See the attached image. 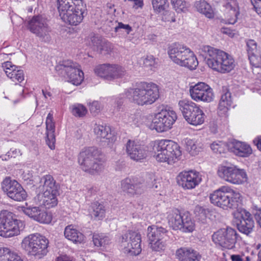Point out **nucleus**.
Wrapping results in <instances>:
<instances>
[{
	"label": "nucleus",
	"mask_w": 261,
	"mask_h": 261,
	"mask_svg": "<svg viewBox=\"0 0 261 261\" xmlns=\"http://www.w3.org/2000/svg\"><path fill=\"white\" fill-rule=\"evenodd\" d=\"M194 6L197 11L204 14L206 17L212 18L214 17V13L211 6L205 1H196Z\"/></svg>",
	"instance_id": "39"
},
{
	"label": "nucleus",
	"mask_w": 261,
	"mask_h": 261,
	"mask_svg": "<svg viewBox=\"0 0 261 261\" xmlns=\"http://www.w3.org/2000/svg\"><path fill=\"white\" fill-rule=\"evenodd\" d=\"M24 223L16 218L15 216L8 211L0 213V236L10 238L18 235L24 228Z\"/></svg>",
	"instance_id": "9"
},
{
	"label": "nucleus",
	"mask_w": 261,
	"mask_h": 261,
	"mask_svg": "<svg viewBox=\"0 0 261 261\" xmlns=\"http://www.w3.org/2000/svg\"><path fill=\"white\" fill-rule=\"evenodd\" d=\"M181 228L180 231L184 232H192L195 229V223L189 212L181 213L180 221Z\"/></svg>",
	"instance_id": "36"
},
{
	"label": "nucleus",
	"mask_w": 261,
	"mask_h": 261,
	"mask_svg": "<svg viewBox=\"0 0 261 261\" xmlns=\"http://www.w3.org/2000/svg\"><path fill=\"white\" fill-rule=\"evenodd\" d=\"M221 32L223 34H227V35H231L233 34V33H232V31L230 29H228L227 28H221Z\"/></svg>",
	"instance_id": "61"
},
{
	"label": "nucleus",
	"mask_w": 261,
	"mask_h": 261,
	"mask_svg": "<svg viewBox=\"0 0 261 261\" xmlns=\"http://www.w3.org/2000/svg\"><path fill=\"white\" fill-rule=\"evenodd\" d=\"M127 156L132 160L142 162L148 154L147 147L140 144L138 141L129 139L125 144Z\"/></svg>",
	"instance_id": "22"
},
{
	"label": "nucleus",
	"mask_w": 261,
	"mask_h": 261,
	"mask_svg": "<svg viewBox=\"0 0 261 261\" xmlns=\"http://www.w3.org/2000/svg\"><path fill=\"white\" fill-rule=\"evenodd\" d=\"M130 2H134L133 8L135 9L138 8H142L143 6V0H128Z\"/></svg>",
	"instance_id": "57"
},
{
	"label": "nucleus",
	"mask_w": 261,
	"mask_h": 261,
	"mask_svg": "<svg viewBox=\"0 0 261 261\" xmlns=\"http://www.w3.org/2000/svg\"><path fill=\"white\" fill-rule=\"evenodd\" d=\"M201 54L208 66L218 72H229L235 67L233 58L223 50L205 45L201 47Z\"/></svg>",
	"instance_id": "1"
},
{
	"label": "nucleus",
	"mask_w": 261,
	"mask_h": 261,
	"mask_svg": "<svg viewBox=\"0 0 261 261\" xmlns=\"http://www.w3.org/2000/svg\"><path fill=\"white\" fill-rule=\"evenodd\" d=\"M85 10L80 8V5H77L75 9L67 15V18L62 19V20L66 23L71 25H76L81 23L84 18Z\"/></svg>",
	"instance_id": "34"
},
{
	"label": "nucleus",
	"mask_w": 261,
	"mask_h": 261,
	"mask_svg": "<svg viewBox=\"0 0 261 261\" xmlns=\"http://www.w3.org/2000/svg\"><path fill=\"white\" fill-rule=\"evenodd\" d=\"M56 261H71L69 257L66 255H63L62 256L58 257L57 258Z\"/></svg>",
	"instance_id": "62"
},
{
	"label": "nucleus",
	"mask_w": 261,
	"mask_h": 261,
	"mask_svg": "<svg viewBox=\"0 0 261 261\" xmlns=\"http://www.w3.org/2000/svg\"><path fill=\"white\" fill-rule=\"evenodd\" d=\"M126 97L125 93L120 94L115 99V104L117 105V110H120L121 106H122L124 101V97Z\"/></svg>",
	"instance_id": "56"
},
{
	"label": "nucleus",
	"mask_w": 261,
	"mask_h": 261,
	"mask_svg": "<svg viewBox=\"0 0 261 261\" xmlns=\"http://www.w3.org/2000/svg\"><path fill=\"white\" fill-rule=\"evenodd\" d=\"M22 211L26 215L41 223H49L51 219L50 215L38 206H22Z\"/></svg>",
	"instance_id": "24"
},
{
	"label": "nucleus",
	"mask_w": 261,
	"mask_h": 261,
	"mask_svg": "<svg viewBox=\"0 0 261 261\" xmlns=\"http://www.w3.org/2000/svg\"><path fill=\"white\" fill-rule=\"evenodd\" d=\"M64 236L66 238L74 243H81L84 238V235L76 229L73 228L72 225H68L65 227Z\"/></svg>",
	"instance_id": "38"
},
{
	"label": "nucleus",
	"mask_w": 261,
	"mask_h": 261,
	"mask_svg": "<svg viewBox=\"0 0 261 261\" xmlns=\"http://www.w3.org/2000/svg\"><path fill=\"white\" fill-rule=\"evenodd\" d=\"M232 151L237 155L247 157L252 153L250 146L244 142L235 140L231 143Z\"/></svg>",
	"instance_id": "33"
},
{
	"label": "nucleus",
	"mask_w": 261,
	"mask_h": 261,
	"mask_svg": "<svg viewBox=\"0 0 261 261\" xmlns=\"http://www.w3.org/2000/svg\"><path fill=\"white\" fill-rule=\"evenodd\" d=\"M12 253L8 248H0V261H8Z\"/></svg>",
	"instance_id": "49"
},
{
	"label": "nucleus",
	"mask_w": 261,
	"mask_h": 261,
	"mask_svg": "<svg viewBox=\"0 0 261 261\" xmlns=\"http://www.w3.org/2000/svg\"><path fill=\"white\" fill-rule=\"evenodd\" d=\"M80 4H82V0H58V9L61 18H67V15Z\"/></svg>",
	"instance_id": "29"
},
{
	"label": "nucleus",
	"mask_w": 261,
	"mask_h": 261,
	"mask_svg": "<svg viewBox=\"0 0 261 261\" xmlns=\"http://www.w3.org/2000/svg\"><path fill=\"white\" fill-rule=\"evenodd\" d=\"M141 235L134 231H128L121 237L120 247L125 254L137 255L141 252Z\"/></svg>",
	"instance_id": "14"
},
{
	"label": "nucleus",
	"mask_w": 261,
	"mask_h": 261,
	"mask_svg": "<svg viewBox=\"0 0 261 261\" xmlns=\"http://www.w3.org/2000/svg\"><path fill=\"white\" fill-rule=\"evenodd\" d=\"M7 76L13 82L21 83L24 80L23 71L20 66H16L11 62L7 61L2 64Z\"/></svg>",
	"instance_id": "27"
},
{
	"label": "nucleus",
	"mask_w": 261,
	"mask_h": 261,
	"mask_svg": "<svg viewBox=\"0 0 261 261\" xmlns=\"http://www.w3.org/2000/svg\"><path fill=\"white\" fill-rule=\"evenodd\" d=\"M40 184V187H42L43 192L40 199L41 204L46 208L56 206L58 203L57 196L59 195V184L49 174L42 176Z\"/></svg>",
	"instance_id": "6"
},
{
	"label": "nucleus",
	"mask_w": 261,
	"mask_h": 261,
	"mask_svg": "<svg viewBox=\"0 0 261 261\" xmlns=\"http://www.w3.org/2000/svg\"><path fill=\"white\" fill-rule=\"evenodd\" d=\"M151 2L153 8L156 13L164 11L169 6L167 0H151Z\"/></svg>",
	"instance_id": "44"
},
{
	"label": "nucleus",
	"mask_w": 261,
	"mask_h": 261,
	"mask_svg": "<svg viewBox=\"0 0 261 261\" xmlns=\"http://www.w3.org/2000/svg\"><path fill=\"white\" fill-rule=\"evenodd\" d=\"M232 98L231 93L226 87H223L221 98L219 101L218 113L221 117H227L228 111L232 105Z\"/></svg>",
	"instance_id": "26"
},
{
	"label": "nucleus",
	"mask_w": 261,
	"mask_h": 261,
	"mask_svg": "<svg viewBox=\"0 0 261 261\" xmlns=\"http://www.w3.org/2000/svg\"><path fill=\"white\" fill-rule=\"evenodd\" d=\"M126 97L138 105L153 103L159 97L158 86L152 83L141 82L135 88L125 91Z\"/></svg>",
	"instance_id": "2"
},
{
	"label": "nucleus",
	"mask_w": 261,
	"mask_h": 261,
	"mask_svg": "<svg viewBox=\"0 0 261 261\" xmlns=\"http://www.w3.org/2000/svg\"><path fill=\"white\" fill-rule=\"evenodd\" d=\"M186 148L192 155H195L201 149L202 145L194 140L187 139L186 140Z\"/></svg>",
	"instance_id": "42"
},
{
	"label": "nucleus",
	"mask_w": 261,
	"mask_h": 261,
	"mask_svg": "<svg viewBox=\"0 0 261 261\" xmlns=\"http://www.w3.org/2000/svg\"><path fill=\"white\" fill-rule=\"evenodd\" d=\"M254 217L257 222L261 227V209L256 210L254 214Z\"/></svg>",
	"instance_id": "59"
},
{
	"label": "nucleus",
	"mask_w": 261,
	"mask_h": 261,
	"mask_svg": "<svg viewBox=\"0 0 261 261\" xmlns=\"http://www.w3.org/2000/svg\"><path fill=\"white\" fill-rule=\"evenodd\" d=\"M171 3L173 8L178 13L186 12L190 6L184 0H171Z\"/></svg>",
	"instance_id": "43"
},
{
	"label": "nucleus",
	"mask_w": 261,
	"mask_h": 261,
	"mask_svg": "<svg viewBox=\"0 0 261 261\" xmlns=\"http://www.w3.org/2000/svg\"><path fill=\"white\" fill-rule=\"evenodd\" d=\"M56 70L74 85H80L84 80V72L80 69V66L71 60L63 61L56 66Z\"/></svg>",
	"instance_id": "10"
},
{
	"label": "nucleus",
	"mask_w": 261,
	"mask_h": 261,
	"mask_svg": "<svg viewBox=\"0 0 261 261\" xmlns=\"http://www.w3.org/2000/svg\"><path fill=\"white\" fill-rule=\"evenodd\" d=\"M48 244L46 237L39 233H34L25 237L21 246L28 255L41 258L48 252Z\"/></svg>",
	"instance_id": "8"
},
{
	"label": "nucleus",
	"mask_w": 261,
	"mask_h": 261,
	"mask_svg": "<svg viewBox=\"0 0 261 261\" xmlns=\"http://www.w3.org/2000/svg\"><path fill=\"white\" fill-rule=\"evenodd\" d=\"M202 181L201 175L196 171H182L177 176V182L184 189L191 190Z\"/></svg>",
	"instance_id": "23"
},
{
	"label": "nucleus",
	"mask_w": 261,
	"mask_h": 261,
	"mask_svg": "<svg viewBox=\"0 0 261 261\" xmlns=\"http://www.w3.org/2000/svg\"><path fill=\"white\" fill-rule=\"evenodd\" d=\"M100 105L98 101H95L89 105V110L93 114L98 113L100 110Z\"/></svg>",
	"instance_id": "53"
},
{
	"label": "nucleus",
	"mask_w": 261,
	"mask_h": 261,
	"mask_svg": "<svg viewBox=\"0 0 261 261\" xmlns=\"http://www.w3.org/2000/svg\"><path fill=\"white\" fill-rule=\"evenodd\" d=\"M144 65L146 67H150V69L152 70L153 67H155L156 65L155 58L152 56H148L144 60Z\"/></svg>",
	"instance_id": "52"
},
{
	"label": "nucleus",
	"mask_w": 261,
	"mask_h": 261,
	"mask_svg": "<svg viewBox=\"0 0 261 261\" xmlns=\"http://www.w3.org/2000/svg\"><path fill=\"white\" fill-rule=\"evenodd\" d=\"M121 29H123L127 35L133 31L132 28L129 24H125L121 22L118 23V25L115 28V32H119Z\"/></svg>",
	"instance_id": "51"
},
{
	"label": "nucleus",
	"mask_w": 261,
	"mask_h": 261,
	"mask_svg": "<svg viewBox=\"0 0 261 261\" xmlns=\"http://www.w3.org/2000/svg\"><path fill=\"white\" fill-rule=\"evenodd\" d=\"M103 42V41L100 39L99 37L94 36L91 38V45L93 47V50L98 51Z\"/></svg>",
	"instance_id": "50"
},
{
	"label": "nucleus",
	"mask_w": 261,
	"mask_h": 261,
	"mask_svg": "<svg viewBox=\"0 0 261 261\" xmlns=\"http://www.w3.org/2000/svg\"><path fill=\"white\" fill-rule=\"evenodd\" d=\"M211 202L224 210H237L241 204V194L228 187L223 186L210 194Z\"/></svg>",
	"instance_id": "3"
},
{
	"label": "nucleus",
	"mask_w": 261,
	"mask_h": 261,
	"mask_svg": "<svg viewBox=\"0 0 261 261\" xmlns=\"http://www.w3.org/2000/svg\"><path fill=\"white\" fill-rule=\"evenodd\" d=\"M71 108L72 113L76 117H82L87 113L86 108L81 104H75Z\"/></svg>",
	"instance_id": "45"
},
{
	"label": "nucleus",
	"mask_w": 261,
	"mask_h": 261,
	"mask_svg": "<svg viewBox=\"0 0 261 261\" xmlns=\"http://www.w3.org/2000/svg\"><path fill=\"white\" fill-rule=\"evenodd\" d=\"M99 152L94 147L82 150L78 156V162L81 169L91 174L100 173L104 168V162L99 158Z\"/></svg>",
	"instance_id": "5"
},
{
	"label": "nucleus",
	"mask_w": 261,
	"mask_h": 261,
	"mask_svg": "<svg viewBox=\"0 0 261 261\" xmlns=\"http://www.w3.org/2000/svg\"><path fill=\"white\" fill-rule=\"evenodd\" d=\"M179 110L186 121L193 125L202 124L204 121V114L199 107L191 100H180L178 102Z\"/></svg>",
	"instance_id": "11"
},
{
	"label": "nucleus",
	"mask_w": 261,
	"mask_h": 261,
	"mask_svg": "<svg viewBox=\"0 0 261 261\" xmlns=\"http://www.w3.org/2000/svg\"><path fill=\"white\" fill-rule=\"evenodd\" d=\"M247 53L250 64L255 68H261V54L257 49V44L253 40L247 42Z\"/></svg>",
	"instance_id": "28"
},
{
	"label": "nucleus",
	"mask_w": 261,
	"mask_h": 261,
	"mask_svg": "<svg viewBox=\"0 0 261 261\" xmlns=\"http://www.w3.org/2000/svg\"><path fill=\"white\" fill-rule=\"evenodd\" d=\"M8 261H23V260L16 253L12 251V253Z\"/></svg>",
	"instance_id": "58"
},
{
	"label": "nucleus",
	"mask_w": 261,
	"mask_h": 261,
	"mask_svg": "<svg viewBox=\"0 0 261 261\" xmlns=\"http://www.w3.org/2000/svg\"><path fill=\"white\" fill-rule=\"evenodd\" d=\"M89 211L91 218L95 220H102L105 217V206L102 203L98 201L91 203Z\"/></svg>",
	"instance_id": "35"
},
{
	"label": "nucleus",
	"mask_w": 261,
	"mask_h": 261,
	"mask_svg": "<svg viewBox=\"0 0 261 261\" xmlns=\"http://www.w3.org/2000/svg\"><path fill=\"white\" fill-rule=\"evenodd\" d=\"M153 150L156 161L169 164L174 163L181 155L179 145L169 140L158 141L154 145Z\"/></svg>",
	"instance_id": "7"
},
{
	"label": "nucleus",
	"mask_w": 261,
	"mask_h": 261,
	"mask_svg": "<svg viewBox=\"0 0 261 261\" xmlns=\"http://www.w3.org/2000/svg\"><path fill=\"white\" fill-rule=\"evenodd\" d=\"M177 258L180 261H200V255L191 248L181 247L176 251Z\"/></svg>",
	"instance_id": "32"
},
{
	"label": "nucleus",
	"mask_w": 261,
	"mask_h": 261,
	"mask_svg": "<svg viewBox=\"0 0 261 261\" xmlns=\"http://www.w3.org/2000/svg\"><path fill=\"white\" fill-rule=\"evenodd\" d=\"M28 28L41 41L48 42L51 40V29L47 18L42 15L33 16L29 21Z\"/></svg>",
	"instance_id": "12"
},
{
	"label": "nucleus",
	"mask_w": 261,
	"mask_h": 261,
	"mask_svg": "<svg viewBox=\"0 0 261 261\" xmlns=\"http://www.w3.org/2000/svg\"><path fill=\"white\" fill-rule=\"evenodd\" d=\"M233 215L234 218L238 220L237 225L239 231L248 236L253 231L254 226L250 213L243 208L238 207Z\"/></svg>",
	"instance_id": "20"
},
{
	"label": "nucleus",
	"mask_w": 261,
	"mask_h": 261,
	"mask_svg": "<svg viewBox=\"0 0 261 261\" xmlns=\"http://www.w3.org/2000/svg\"><path fill=\"white\" fill-rule=\"evenodd\" d=\"M168 54L171 60L181 66L194 69L198 62L193 52L186 46L174 43L169 47Z\"/></svg>",
	"instance_id": "4"
},
{
	"label": "nucleus",
	"mask_w": 261,
	"mask_h": 261,
	"mask_svg": "<svg viewBox=\"0 0 261 261\" xmlns=\"http://www.w3.org/2000/svg\"><path fill=\"white\" fill-rule=\"evenodd\" d=\"M112 49V44L108 41H103L98 51L103 55H108L111 53Z\"/></svg>",
	"instance_id": "48"
},
{
	"label": "nucleus",
	"mask_w": 261,
	"mask_h": 261,
	"mask_svg": "<svg viewBox=\"0 0 261 261\" xmlns=\"http://www.w3.org/2000/svg\"><path fill=\"white\" fill-rule=\"evenodd\" d=\"M121 188L129 194H140L145 190V181L137 178H126L121 181Z\"/></svg>",
	"instance_id": "25"
},
{
	"label": "nucleus",
	"mask_w": 261,
	"mask_h": 261,
	"mask_svg": "<svg viewBox=\"0 0 261 261\" xmlns=\"http://www.w3.org/2000/svg\"><path fill=\"white\" fill-rule=\"evenodd\" d=\"M211 148L215 153L221 154L225 152L227 146L225 142L217 141L211 144Z\"/></svg>",
	"instance_id": "46"
},
{
	"label": "nucleus",
	"mask_w": 261,
	"mask_h": 261,
	"mask_svg": "<svg viewBox=\"0 0 261 261\" xmlns=\"http://www.w3.org/2000/svg\"><path fill=\"white\" fill-rule=\"evenodd\" d=\"M190 93L192 99L196 101L210 102L213 100V89L203 82H199L190 88Z\"/></svg>",
	"instance_id": "21"
},
{
	"label": "nucleus",
	"mask_w": 261,
	"mask_h": 261,
	"mask_svg": "<svg viewBox=\"0 0 261 261\" xmlns=\"http://www.w3.org/2000/svg\"><path fill=\"white\" fill-rule=\"evenodd\" d=\"M195 214L199 220L204 219L205 218V212L204 208L201 207H197L195 210Z\"/></svg>",
	"instance_id": "55"
},
{
	"label": "nucleus",
	"mask_w": 261,
	"mask_h": 261,
	"mask_svg": "<svg viewBox=\"0 0 261 261\" xmlns=\"http://www.w3.org/2000/svg\"><path fill=\"white\" fill-rule=\"evenodd\" d=\"M145 189L147 188L157 189L160 184L159 182H156L155 176L154 174L149 175L146 178L145 181Z\"/></svg>",
	"instance_id": "47"
},
{
	"label": "nucleus",
	"mask_w": 261,
	"mask_h": 261,
	"mask_svg": "<svg viewBox=\"0 0 261 261\" xmlns=\"http://www.w3.org/2000/svg\"><path fill=\"white\" fill-rule=\"evenodd\" d=\"M232 261H241L243 259L240 255L234 254L230 257Z\"/></svg>",
	"instance_id": "63"
},
{
	"label": "nucleus",
	"mask_w": 261,
	"mask_h": 261,
	"mask_svg": "<svg viewBox=\"0 0 261 261\" xmlns=\"http://www.w3.org/2000/svg\"><path fill=\"white\" fill-rule=\"evenodd\" d=\"M94 133L98 138L106 139L109 142L113 141V135L110 126L103 125H96L94 127Z\"/></svg>",
	"instance_id": "40"
},
{
	"label": "nucleus",
	"mask_w": 261,
	"mask_h": 261,
	"mask_svg": "<svg viewBox=\"0 0 261 261\" xmlns=\"http://www.w3.org/2000/svg\"><path fill=\"white\" fill-rule=\"evenodd\" d=\"M2 189L11 199L16 201L26 199L27 193L21 185L10 177H6L1 184Z\"/></svg>",
	"instance_id": "17"
},
{
	"label": "nucleus",
	"mask_w": 261,
	"mask_h": 261,
	"mask_svg": "<svg viewBox=\"0 0 261 261\" xmlns=\"http://www.w3.org/2000/svg\"><path fill=\"white\" fill-rule=\"evenodd\" d=\"M46 142L51 149L55 147L56 138L55 135V125L53 121V115L49 113L46 120Z\"/></svg>",
	"instance_id": "31"
},
{
	"label": "nucleus",
	"mask_w": 261,
	"mask_h": 261,
	"mask_svg": "<svg viewBox=\"0 0 261 261\" xmlns=\"http://www.w3.org/2000/svg\"><path fill=\"white\" fill-rule=\"evenodd\" d=\"M256 12L261 17V0H250Z\"/></svg>",
	"instance_id": "54"
},
{
	"label": "nucleus",
	"mask_w": 261,
	"mask_h": 261,
	"mask_svg": "<svg viewBox=\"0 0 261 261\" xmlns=\"http://www.w3.org/2000/svg\"><path fill=\"white\" fill-rule=\"evenodd\" d=\"M253 143L257 146V148L261 151V136L256 138L253 140Z\"/></svg>",
	"instance_id": "60"
},
{
	"label": "nucleus",
	"mask_w": 261,
	"mask_h": 261,
	"mask_svg": "<svg viewBox=\"0 0 261 261\" xmlns=\"http://www.w3.org/2000/svg\"><path fill=\"white\" fill-rule=\"evenodd\" d=\"M177 119L175 111L170 109L162 110L155 116L152 121L153 128L158 132L170 129Z\"/></svg>",
	"instance_id": "15"
},
{
	"label": "nucleus",
	"mask_w": 261,
	"mask_h": 261,
	"mask_svg": "<svg viewBox=\"0 0 261 261\" xmlns=\"http://www.w3.org/2000/svg\"><path fill=\"white\" fill-rule=\"evenodd\" d=\"M217 174L221 178L233 184H242L247 178L245 171L235 166H220Z\"/></svg>",
	"instance_id": "16"
},
{
	"label": "nucleus",
	"mask_w": 261,
	"mask_h": 261,
	"mask_svg": "<svg viewBox=\"0 0 261 261\" xmlns=\"http://www.w3.org/2000/svg\"><path fill=\"white\" fill-rule=\"evenodd\" d=\"M95 73L99 76L108 80L122 78L126 73L125 68L118 64H101L94 69Z\"/></svg>",
	"instance_id": "19"
},
{
	"label": "nucleus",
	"mask_w": 261,
	"mask_h": 261,
	"mask_svg": "<svg viewBox=\"0 0 261 261\" xmlns=\"http://www.w3.org/2000/svg\"><path fill=\"white\" fill-rule=\"evenodd\" d=\"M111 239L109 236L105 233H94L93 236V242L95 246L106 247L111 243Z\"/></svg>",
	"instance_id": "41"
},
{
	"label": "nucleus",
	"mask_w": 261,
	"mask_h": 261,
	"mask_svg": "<svg viewBox=\"0 0 261 261\" xmlns=\"http://www.w3.org/2000/svg\"><path fill=\"white\" fill-rule=\"evenodd\" d=\"M170 233V231L162 226H149L147 228V238L152 250L160 251L163 250L165 242L169 237Z\"/></svg>",
	"instance_id": "13"
},
{
	"label": "nucleus",
	"mask_w": 261,
	"mask_h": 261,
	"mask_svg": "<svg viewBox=\"0 0 261 261\" xmlns=\"http://www.w3.org/2000/svg\"><path fill=\"white\" fill-rule=\"evenodd\" d=\"M181 216V213L177 209H174L168 212L167 216L168 223L173 229L180 230Z\"/></svg>",
	"instance_id": "37"
},
{
	"label": "nucleus",
	"mask_w": 261,
	"mask_h": 261,
	"mask_svg": "<svg viewBox=\"0 0 261 261\" xmlns=\"http://www.w3.org/2000/svg\"><path fill=\"white\" fill-rule=\"evenodd\" d=\"M42 93L45 98H47L48 97H50L51 96V93L47 90H42Z\"/></svg>",
	"instance_id": "64"
},
{
	"label": "nucleus",
	"mask_w": 261,
	"mask_h": 261,
	"mask_svg": "<svg viewBox=\"0 0 261 261\" xmlns=\"http://www.w3.org/2000/svg\"><path fill=\"white\" fill-rule=\"evenodd\" d=\"M226 2L224 5L228 10L227 13V20L226 23L233 24L238 19V16L240 14L239 8L236 0H221Z\"/></svg>",
	"instance_id": "30"
},
{
	"label": "nucleus",
	"mask_w": 261,
	"mask_h": 261,
	"mask_svg": "<svg viewBox=\"0 0 261 261\" xmlns=\"http://www.w3.org/2000/svg\"><path fill=\"white\" fill-rule=\"evenodd\" d=\"M237 233L230 227L222 228L215 232L212 236L213 241L221 247L231 249L234 247L237 242Z\"/></svg>",
	"instance_id": "18"
}]
</instances>
